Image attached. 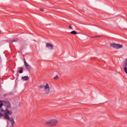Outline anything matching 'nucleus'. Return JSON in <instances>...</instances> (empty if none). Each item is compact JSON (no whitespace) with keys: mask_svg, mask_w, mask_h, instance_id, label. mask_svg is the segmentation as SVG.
<instances>
[{"mask_svg":"<svg viewBox=\"0 0 127 127\" xmlns=\"http://www.w3.org/2000/svg\"><path fill=\"white\" fill-rule=\"evenodd\" d=\"M110 46L111 47H112L113 48H115V49H121V48H123V45L116 44V43H113L110 44Z\"/></svg>","mask_w":127,"mask_h":127,"instance_id":"20e7f679","label":"nucleus"},{"mask_svg":"<svg viewBox=\"0 0 127 127\" xmlns=\"http://www.w3.org/2000/svg\"><path fill=\"white\" fill-rule=\"evenodd\" d=\"M0 87H1V86H0Z\"/></svg>","mask_w":127,"mask_h":127,"instance_id":"393cba45","label":"nucleus"},{"mask_svg":"<svg viewBox=\"0 0 127 127\" xmlns=\"http://www.w3.org/2000/svg\"><path fill=\"white\" fill-rule=\"evenodd\" d=\"M6 127H8V125H7Z\"/></svg>","mask_w":127,"mask_h":127,"instance_id":"b1692460","label":"nucleus"},{"mask_svg":"<svg viewBox=\"0 0 127 127\" xmlns=\"http://www.w3.org/2000/svg\"><path fill=\"white\" fill-rule=\"evenodd\" d=\"M5 104L6 105V108L4 110L3 109L0 110V119L1 118H4L5 115H11L12 114V111L10 110V103L9 102L5 101Z\"/></svg>","mask_w":127,"mask_h":127,"instance_id":"f257e3e1","label":"nucleus"},{"mask_svg":"<svg viewBox=\"0 0 127 127\" xmlns=\"http://www.w3.org/2000/svg\"><path fill=\"white\" fill-rule=\"evenodd\" d=\"M8 95H9V94L5 93V94H4L3 96H4V97H6L7 96H8Z\"/></svg>","mask_w":127,"mask_h":127,"instance_id":"f3484780","label":"nucleus"},{"mask_svg":"<svg viewBox=\"0 0 127 127\" xmlns=\"http://www.w3.org/2000/svg\"><path fill=\"white\" fill-rule=\"evenodd\" d=\"M4 119L5 120H7L10 122V124H11V126L10 127H12L13 126H14V124H15V121H14V119H13V118H10L9 116L8 115H5V116H4Z\"/></svg>","mask_w":127,"mask_h":127,"instance_id":"7ed1b4c3","label":"nucleus"},{"mask_svg":"<svg viewBox=\"0 0 127 127\" xmlns=\"http://www.w3.org/2000/svg\"><path fill=\"white\" fill-rule=\"evenodd\" d=\"M122 67L124 70V72H125L126 74H127V66L125 65H122Z\"/></svg>","mask_w":127,"mask_h":127,"instance_id":"9d476101","label":"nucleus"},{"mask_svg":"<svg viewBox=\"0 0 127 127\" xmlns=\"http://www.w3.org/2000/svg\"><path fill=\"white\" fill-rule=\"evenodd\" d=\"M1 62V58L0 57V63Z\"/></svg>","mask_w":127,"mask_h":127,"instance_id":"4be33fe9","label":"nucleus"},{"mask_svg":"<svg viewBox=\"0 0 127 127\" xmlns=\"http://www.w3.org/2000/svg\"><path fill=\"white\" fill-rule=\"evenodd\" d=\"M69 28H70V29H73V27H72L71 25L69 26Z\"/></svg>","mask_w":127,"mask_h":127,"instance_id":"aec40b11","label":"nucleus"},{"mask_svg":"<svg viewBox=\"0 0 127 127\" xmlns=\"http://www.w3.org/2000/svg\"><path fill=\"white\" fill-rule=\"evenodd\" d=\"M58 124V120L56 119H53L47 121L46 125H48L50 127H56V126Z\"/></svg>","mask_w":127,"mask_h":127,"instance_id":"f03ea898","label":"nucleus"},{"mask_svg":"<svg viewBox=\"0 0 127 127\" xmlns=\"http://www.w3.org/2000/svg\"><path fill=\"white\" fill-rule=\"evenodd\" d=\"M22 80H23L24 81H28V80H29V77L27 76H22Z\"/></svg>","mask_w":127,"mask_h":127,"instance_id":"6e6552de","label":"nucleus"},{"mask_svg":"<svg viewBox=\"0 0 127 127\" xmlns=\"http://www.w3.org/2000/svg\"><path fill=\"white\" fill-rule=\"evenodd\" d=\"M19 73H20V74H22V73H23V68L19 67Z\"/></svg>","mask_w":127,"mask_h":127,"instance_id":"f8f14e48","label":"nucleus"},{"mask_svg":"<svg viewBox=\"0 0 127 127\" xmlns=\"http://www.w3.org/2000/svg\"><path fill=\"white\" fill-rule=\"evenodd\" d=\"M95 37H101V36H95Z\"/></svg>","mask_w":127,"mask_h":127,"instance_id":"5701e85b","label":"nucleus"},{"mask_svg":"<svg viewBox=\"0 0 127 127\" xmlns=\"http://www.w3.org/2000/svg\"><path fill=\"white\" fill-rule=\"evenodd\" d=\"M40 88H41V89H45V85L44 86V85H41L40 86Z\"/></svg>","mask_w":127,"mask_h":127,"instance_id":"2eb2a0df","label":"nucleus"},{"mask_svg":"<svg viewBox=\"0 0 127 127\" xmlns=\"http://www.w3.org/2000/svg\"><path fill=\"white\" fill-rule=\"evenodd\" d=\"M122 66H127V59H126L123 62V63L122 64Z\"/></svg>","mask_w":127,"mask_h":127,"instance_id":"1a4fd4ad","label":"nucleus"},{"mask_svg":"<svg viewBox=\"0 0 127 127\" xmlns=\"http://www.w3.org/2000/svg\"><path fill=\"white\" fill-rule=\"evenodd\" d=\"M46 47L49 49V50H53L54 49V47L53 45L51 43H47L46 45Z\"/></svg>","mask_w":127,"mask_h":127,"instance_id":"39448f33","label":"nucleus"},{"mask_svg":"<svg viewBox=\"0 0 127 127\" xmlns=\"http://www.w3.org/2000/svg\"><path fill=\"white\" fill-rule=\"evenodd\" d=\"M3 101L0 100V110H3L2 108V106H3V103H2Z\"/></svg>","mask_w":127,"mask_h":127,"instance_id":"9b49d317","label":"nucleus"},{"mask_svg":"<svg viewBox=\"0 0 127 127\" xmlns=\"http://www.w3.org/2000/svg\"><path fill=\"white\" fill-rule=\"evenodd\" d=\"M40 10L41 11H44V8H40Z\"/></svg>","mask_w":127,"mask_h":127,"instance_id":"6ab92c4d","label":"nucleus"},{"mask_svg":"<svg viewBox=\"0 0 127 127\" xmlns=\"http://www.w3.org/2000/svg\"><path fill=\"white\" fill-rule=\"evenodd\" d=\"M70 33L71 34H77V32H76L75 31H72L70 32Z\"/></svg>","mask_w":127,"mask_h":127,"instance_id":"4468645a","label":"nucleus"},{"mask_svg":"<svg viewBox=\"0 0 127 127\" xmlns=\"http://www.w3.org/2000/svg\"><path fill=\"white\" fill-rule=\"evenodd\" d=\"M20 106H21V103H19L18 105H17V108H19L20 107Z\"/></svg>","mask_w":127,"mask_h":127,"instance_id":"dca6fc26","label":"nucleus"},{"mask_svg":"<svg viewBox=\"0 0 127 127\" xmlns=\"http://www.w3.org/2000/svg\"><path fill=\"white\" fill-rule=\"evenodd\" d=\"M45 91L46 92H50V87H49V84L47 83L45 85Z\"/></svg>","mask_w":127,"mask_h":127,"instance_id":"0eeeda50","label":"nucleus"},{"mask_svg":"<svg viewBox=\"0 0 127 127\" xmlns=\"http://www.w3.org/2000/svg\"><path fill=\"white\" fill-rule=\"evenodd\" d=\"M24 66L26 70H29L30 69H31V66L27 64V63L26 62V61H24Z\"/></svg>","mask_w":127,"mask_h":127,"instance_id":"423d86ee","label":"nucleus"},{"mask_svg":"<svg viewBox=\"0 0 127 127\" xmlns=\"http://www.w3.org/2000/svg\"><path fill=\"white\" fill-rule=\"evenodd\" d=\"M54 79L55 80H57V79H58V75L56 76L55 77H54Z\"/></svg>","mask_w":127,"mask_h":127,"instance_id":"a211bd4d","label":"nucleus"},{"mask_svg":"<svg viewBox=\"0 0 127 127\" xmlns=\"http://www.w3.org/2000/svg\"><path fill=\"white\" fill-rule=\"evenodd\" d=\"M17 40H18L17 38H15V39H13V40H12L9 41V43H11V42H16V41H17Z\"/></svg>","mask_w":127,"mask_h":127,"instance_id":"ddd939ff","label":"nucleus"},{"mask_svg":"<svg viewBox=\"0 0 127 127\" xmlns=\"http://www.w3.org/2000/svg\"><path fill=\"white\" fill-rule=\"evenodd\" d=\"M96 36L91 37V38H96Z\"/></svg>","mask_w":127,"mask_h":127,"instance_id":"412c9836","label":"nucleus"}]
</instances>
